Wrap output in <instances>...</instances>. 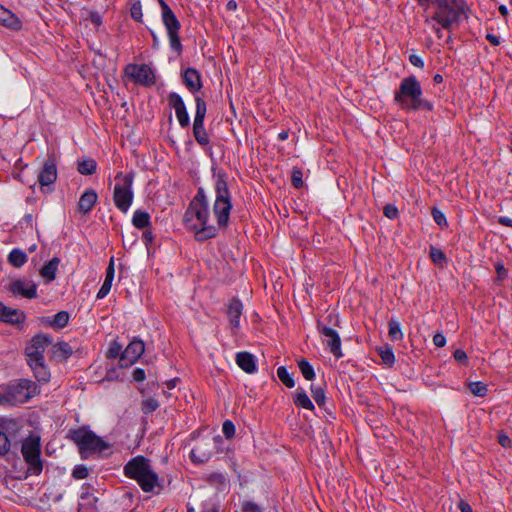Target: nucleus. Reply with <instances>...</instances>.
Returning <instances> with one entry per match:
<instances>
[{
    "instance_id": "13d9d810",
    "label": "nucleus",
    "mask_w": 512,
    "mask_h": 512,
    "mask_svg": "<svg viewBox=\"0 0 512 512\" xmlns=\"http://www.w3.org/2000/svg\"><path fill=\"white\" fill-rule=\"evenodd\" d=\"M133 379L136 382H142L145 380V372L143 369L137 368L133 371Z\"/></svg>"
},
{
    "instance_id": "338daca9",
    "label": "nucleus",
    "mask_w": 512,
    "mask_h": 512,
    "mask_svg": "<svg viewBox=\"0 0 512 512\" xmlns=\"http://www.w3.org/2000/svg\"><path fill=\"white\" fill-rule=\"evenodd\" d=\"M143 238L145 239L146 243L151 242V241H152V239H153V236H152L151 231H145V232L143 233Z\"/></svg>"
},
{
    "instance_id": "f257e3e1",
    "label": "nucleus",
    "mask_w": 512,
    "mask_h": 512,
    "mask_svg": "<svg viewBox=\"0 0 512 512\" xmlns=\"http://www.w3.org/2000/svg\"><path fill=\"white\" fill-rule=\"evenodd\" d=\"M51 343L52 339L48 335L40 333L35 335L25 348L27 364L40 383H48L51 378L44 357V352Z\"/></svg>"
},
{
    "instance_id": "423d86ee",
    "label": "nucleus",
    "mask_w": 512,
    "mask_h": 512,
    "mask_svg": "<svg viewBox=\"0 0 512 512\" xmlns=\"http://www.w3.org/2000/svg\"><path fill=\"white\" fill-rule=\"evenodd\" d=\"M68 437L78 446L79 453L84 459L91 454L101 453L110 447L107 442L85 427L70 430Z\"/></svg>"
},
{
    "instance_id": "6e6552de",
    "label": "nucleus",
    "mask_w": 512,
    "mask_h": 512,
    "mask_svg": "<svg viewBox=\"0 0 512 512\" xmlns=\"http://www.w3.org/2000/svg\"><path fill=\"white\" fill-rule=\"evenodd\" d=\"M325 322L318 321L317 322V330L320 333V335L323 337V343L325 347L329 350L333 356H335L337 359H340L343 357V352L341 348V338L338 334V332L329 325L338 326L339 319L338 315L334 313H329L326 318Z\"/></svg>"
},
{
    "instance_id": "bf43d9fd",
    "label": "nucleus",
    "mask_w": 512,
    "mask_h": 512,
    "mask_svg": "<svg viewBox=\"0 0 512 512\" xmlns=\"http://www.w3.org/2000/svg\"><path fill=\"white\" fill-rule=\"evenodd\" d=\"M409 60H410L411 64L416 67L422 68L424 66L423 60L418 55H415V54L410 55Z\"/></svg>"
},
{
    "instance_id": "6ab92c4d",
    "label": "nucleus",
    "mask_w": 512,
    "mask_h": 512,
    "mask_svg": "<svg viewBox=\"0 0 512 512\" xmlns=\"http://www.w3.org/2000/svg\"><path fill=\"white\" fill-rule=\"evenodd\" d=\"M182 79L184 85L192 93L199 91L202 87L201 76L194 68H187L182 74Z\"/></svg>"
},
{
    "instance_id": "72a5a7b5",
    "label": "nucleus",
    "mask_w": 512,
    "mask_h": 512,
    "mask_svg": "<svg viewBox=\"0 0 512 512\" xmlns=\"http://www.w3.org/2000/svg\"><path fill=\"white\" fill-rule=\"evenodd\" d=\"M429 255L432 262L440 267H443L447 263L445 253L437 247L431 246Z\"/></svg>"
},
{
    "instance_id": "de8ad7c7",
    "label": "nucleus",
    "mask_w": 512,
    "mask_h": 512,
    "mask_svg": "<svg viewBox=\"0 0 512 512\" xmlns=\"http://www.w3.org/2000/svg\"><path fill=\"white\" fill-rule=\"evenodd\" d=\"M384 215L389 219H395L398 216V209L392 204H387L383 209Z\"/></svg>"
},
{
    "instance_id": "9d476101",
    "label": "nucleus",
    "mask_w": 512,
    "mask_h": 512,
    "mask_svg": "<svg viewBox=\"0 0 512 512\" xmlns=\"http://www.w3.org/2000/svg\"><path fill=\"white\" fill-rule=\"evenodd\" d=\"M7 388L11 405L26 403L40 393L39 386L29 379H20L10 383Z\"/></svg>"
},
{
    "instance_id": "3c124183",
    "label": "nucleus",
    "mask_w": 512,
    "mask_h": 512,
    "mask_svg": "<svg viewBox=\"0 0 512 512\" xmlns=\"http://www.w3.org/2000/svg\"><path fill=\"white\" fill-rule=\"evenodd\" d=\"M122 347L117 342H113L108 350V356L111 358H116L120 355Z\"/></svg>"
},
{
    "instance_id": "412c9836",
    "label": "nucleus",
    "mask_w": 512,
    "mask_h": 512,
    "mask_svg": "<svg viewBox=\"0 0 512 512\" xmlns=\"http://www.w3.org/2000/svg\"><path fill=\"white\" fill-rule=\"evenodd\" d=\"M237 365L246 373L252 374L257 371V364L255 357L246 351L238 352L236 354Z\"/></svg>"
},
{
    "instance_id": "a211bd4d",
    "label": "nucleus",
    "mask_w": 512,
    "mask_h": 512,
    "mask_svg": "<svg viewBox=\"0 0 512 512\" xmlns=\"http://www.w3.org/2000/svg\"><path fill=\"white\" fill-rule=\"evenodd\" d=\"M57 179V167L52 158L44 162L43 168L38 175V181L42 186L53 184Z\"/></svg>"
},
{
    "instance_id": "9b49d317",
    "label": "nucleus",
    "mask_w": 512,
    "mask_h": 512,
    "mask_svg": "<svg viewBox=\"0 0 512 512\" xmlns=\"http://www.w3.org/2000/svg\"><path fill=\"white\" fill-rule=\"evenodd\" d=\"M159 3L162 10V21L167 30L170 47L180 54L182 51V44L179 38L180 22L164 0H159Z\"/></svg>"
},
{
    "instance_id": "f8f14e48",
    "label": "nucleus",
    "mask_w": 512,
    "mask_h": 512,
    "mask_svg": "<svg viewBox=\"0 0 512 512\" xmlns=\"http://www.w3.org/2000/svg\"><path fill=\"white\" fill-rule=\"evenodd\" d=\"M22 455L29 466L32 474L38 475L42 471V462L40 459L41 446L38 437H29L22 443Z\"/></svg>"
},
{
    "instance_id": "4d7b16f0",
    "label": "nucleus",
    "mask_w": 512,
    "mask_h": 512,
    "mask_svg": "<svg viewBox=\"0 0 512 512\" xmlns=\"http://www.w3.org/2000/svg\"><path fill=\"white\" fill-rule=\"evenodd\" d=\"M498 441H499L500 445L505 448L511 447L512 440L510 439L509 436H507L505 434H500L498 437Z\"/></svg>"
},
{
    "instance_id": "39448f33",
    "label": "nucleus",
    "mask_w": 512,
    "mask_h": 512,
    "mask_svg": "<svg viewBox=\"0 0 512 512\" xmlns=\"http://www.w3.org/2000/svg\"><path fill=\"white\" fill-rule=\"evenodd\" d=\"M215 185V202L213 211L220 228H225L229 222L232 209L231 195L227 184V176L224 172H217L213 175Z\"/></svg>"
},
{
    "instance_id": "09e8293b",
    "label": "nucleus",
    "mask_w": 512,
    "mask_h": 512,
    "mask_svg": "<svg viewBox=\"0 0 512 512\" xmlns=\"http://www.w3.org/2000/svg\"><path fill=\"white\" fill-rule=\"evenodd\" d=\"M111 286H112V283L104 280L101 288L99 289V291L97 293V298L103 299L104 297H106L111 290Z\"/></svg>"
},
{
    "instance_id": "dca6fc26",
    "label": "nucleus",
    "mask_w": 512,
    "mask_h": 512,
    "mask_svg": "<svg viewBox=\"0 0 512 512\" xmlns=\"http://www.w3.org/2000/svg\"><path fill=\"white\" fill-rule=\"evenodd\" d=\"M145 351L143 341L135 339L129 343L125 350L121 353L120 363L122 367L134 364Z\"/></svg>"
},
{
    "instance_id": "79ce46f5",
    "label": "nucleus",
    "mask_w": 512,
    "mask_h": 512,
    "mask_svg": "<svg viewBox=\"0 0 512 512\" xmlns=\"http://www.w3.org/2000/svg\"><path fill=\"white\" fill-rule=\"evenodd\" d=\"M89 471L85 465H77L72 471V477L77 480H82L88 477Z\"/></svg>"
},
{
    "instance_id": "ddd939ff",
    "label": "nucleus",
    "mask_w": 512,
    "mask_h": 512,
    "mask_svg": "<svg viewBox=\"0 0 512 512\" xmlns=\"http://www.w3.org/2000/svg\"><path fill=\"white\" fill-rule=\"evenodd\" d=\"M124 75L136 85L152 86L156 82L154 71L147 64H128Z\"/></svg>"
},
{
    "instance_id": "20e7f679",
    "label": "nucleus",
    "mask_w": 512,
    "mask_h": 512,
    "mask_svg": "<svg viewBox=\"0 0 512 512\" xmlns=\"http://www.w3.org/2000/svg\"><path fill=\"white\" fill-rule=\"evenodd\" d=\"M123 472L126 477L135 480L146 493L152 492L159 486V477L144 456L139 455L129 460L125 464Z\"/></svg>"
},
{
    "instance_id": "603ef678",
    "label": "nucleus",
    "mask_w": 512,
    "mask_h": 512,
    "mask_svg": "<svg viewBox=\"0 0 512 512\" xmlns=\"http://www.w3.org/2000/svg\"><path fill=\"white\" fill-rule=\"evenodd\" d=\"M454 359L460 363H463V364H467V354L464 350H461V349H457L455 350L454 354Z\"/></svg>"
},
{
    "instance_id": "37998d69",
    "label": "nucleus",
    "mask_w": 512,
    "mask_h": 512,
    "mask_svg": "<svg viewBox=\"0 0 512 512\" xmlns=\"http://www.w3.org/2000/svg\"><path fill=\"white\" fill-rule=\"evenodd\" d=\"M311 393L315 402L321 406L325 402V393L321 387L311 386Z\"/></svg>"
},
{
    "instance_id": "393cba45",
    "label": "nucleus",
    "mask_w": 512,
    "mask_h": 512,
    "mask_svg": "<svg viewBox=\"0 0 512 512\" xmlns=\"http://www.w3.org/2000/svg\"><path fill=\"white\" fill-rule=\"evenodd\" d=\"M0 24L14 30H18L21 28V21L19 20V18L1 5Z\"/></svg>"
},
{
    "instance_id": "a878e982",
    "label": "nucleus",
    "mask_w": 512,
    "mask_h": 512,
    "mask_svg": "<svg viewBox=\"0 0 512 512\" xmlns=\"http://www.w3.org/2000/svg\"><path fill=\"white\" fill-rule=\"evenodd\" d=\"M72 353V347L66 342H58L52 346V357L56 361L67 360Z\"/></svg>"
},
{
    "instance_id": "f3484780",
    "label": "nucleus",
    "mask_w": 512,
    "mask_h": 512,
    "mask_svg": "<svg viewBox=\"0 0 512 512\" xmlns=\"http://www.w3.org/2000/svg\"><path fill=\"white\" fill-rule=\"evenodd\" d=\"M169 105L175 110L177 120L181 127L185 128L189 126L190 118L182 97L172 92L168 97Z\"/></svg>"
},
{
    "instance_id": "c756f323",
    "label": "nucleus",
    "mask_w": 512,
    "mask_h": 512,
    "mask_svg": "<svg viewBox=\"0 0 512 512\" xmlns=\"http://www.w3.org/2000/svg\"><path fill=\"white\" fill-rule=\"evenodd\" d=\"M97 168V163L92 158H84L78 161V172L82 175H92L95 173Z\"/></svg>"
},
{
    "instance_id": "c03bdc74",
    "label": "nucleus",
    "mask_w": 512,
    "mask_h": 512,
    "mask_svg": "<svg viewBox=\"0 0 512 512\" xmlns=\"http://www.w3.org/2000/svg\"><path fill=\"white\" fill-rule=\"evenodd\" d=\"M130 13H131V17L135 21L142 22L143 13H142V6L139 1L132 4Z\"/></svg>"
},
{
    "instance_id": "69168bd1",
    "label": "nucleus",
    "mask_w": 512,
    "mask_h": 512,
    "mask_svg": "<svg viewBox=\"0 0 512 512\" xmlns=\"http://www.w3.org/2000/svg\"><path fill=\"white\" fill-rule=\"evenodd\" d=\"M227 9L234 11L237 9V2L235 0H229L226 5Z\"/></svg>"
},
{
    "instance_id": "5701e85b",
    "label": "nucleus",
    "mask_w": 512,
    "mask_h": 512,
    "mask_svg": "<svg viewBox=\"0 0 512 512\" xmlns=\"http://www.w3.org/2000/svg\"><path fill=\"white\" fill-rule=\"evenodd\" d=\"M14 426H16L14 420L0 421V455H5L10 449L8 430Z\"/></svg>"
},
{
    "instance_id": "49530a36",
    "label": "nucleus",
    "mask_w": 512,
    "mask_h": 512,
    "mask_svg": "<svg viewBox=\"0 0 512 512\" xmlns=\"http://www.w3.org/2000/svg\"><path fill=\"white\" fill-rule=\"evenodd\" d=\"M432 216L434 221L440 226H447L445 215L437 208L432 209Z\"/></svg>"
},
{
    "instance_id": "cd10ccee",
    "label": "nucleus",
    "mask_w": 512,
    "mask_h": 512,
    "mask_svg": "<svg viewBox=\"0 0 512 512\" xmlns=\"http://www.w3.org/2000/svg\"><path fill=\"white\" fill-rule=\"evenodd\" d=\"M59 263L60 259L54 257L47 264H45L40 270V275L42 278H44L47 282L53 281L56 277Z\"/></svg>"
},
{
    "instance_id": "0e129e2a",
    "label": "nucleus",
    "mask_w": 512,
    "mask_h": 512,
    "mask_svg": "<svg viewBox=\"0 0 512 512\" xmlns=\"http://www.w3.org/2000/svg\"><path fill=\"white\" fill-rule=\"evenodd\" d=\"M498 222L504 226L512 227V218L507 216H501L498 218Z\"/></svg>"
},
{
    "instance_id": "f704fd0d",
    "label": "nucleus",
    "mask_w": 512,
    "mask_h": 512,
    "mask_svg": "<svg viewBox=\"0 0 512 512\" xmlns=\"http://www.w3.org/2000/svg\"><path fill=\"white\" fill-rule=\"evenodd\" d=\"M388 326H389L388 335L391 338V340L396 341V340L403 339V333H402V330L400 327V323L397 320L391 319L389 321Z\"/></svg>"
},
{
    "instance_id": "bb28decb",
    "label": "nucleus",
    "mask_w": 512,
    "mask_h": 512,
    "mask_svg": "<svg viewBox=\"0 0 512 512\" xmlns=\"http://www.w3.org/2000/svg\"><path fill=\"white\" fill-rule=\"evenodd\" d=\"M208 443H199L191 450V459L193 462L204 463L208 461L212 455L211 449H205L204 446H207Z\"/></svg>"
},
{
    "instance_id": "7ed1b4c3",
    "label": "nucleus",
    "mask_w": 512,
    "mask_h": 512,
    "mask_svg": "<svg viewBox=\"0 0 512 512\" xmlns=\"http://www.w3.org/2000/svg\"><path fill=\"white\" fill-rule=\"evenodd\" d=\"M422 88L415 76L404 78L395 92L394 101L406 111L432 110L430 102L422 98Z\"/></svg>"
},
{
    "instance_id": "4be33fe9",
    "label": "nucleus",
    "mask_w": 512,
    "mask_h": 512,
    "mask_svg": "<svg viewBox=\"0 0 512 512\" xmlns=\"http://www.w3.org/2000/svg\"><path fill=\"white\" fill-rule=\"evenodd\" d=\"M98 195L93 189L86 190L78 202V210L81 214L89 213L96 204Z\"/></svg>"
},
{
    "instance_id": "1a4fd4ad",
    "label": "nucleus",
    "mask_w": 512,
    "mask_h": 512,
    "mask_svg": "<svg viewBox=\"0 0 512 512\" xmlns=\"http://www.w3.org/2000/svg\"><path fill=\"white\" fill-rule=\"evenodd\" d=\"M116 184L113 191V200L115 206L126 213L133 201V175L131 173L119 172L116 177Z\"/></svg>"
},
{
    "instance_id": "4468645a",
    "label": "nucleus",
    "mask_w": 512,
    "mask_h": 512,
    "mask_svg": "<svg viewBox=\"0 0 512 512\" xmlns=\"http://www.w3.org/2000/svg\"><path fill=\"white\" fill-rule=\"evenodd\" d=\"M196 111L193 122V135L201 146H207L210 138L204 127V119L207 111L206 102L201 97L195 98Z\"/></svg>"
},
{
    "instance_id": "680f3d73",
    "label": "nucleus",
    "mask_w": 512,
    "mask_h": 512,
    "mask_svg": "<svg viewBox=\"0 0 512 512\" xmlns=\"http://www.w3.org/2000/svg\"><path fill=\"white\" fill-rule=\"evenodd\" d=\"M486 39L494 46H498L500 44V39L498 36L494 35V34H490L488 33L486 35Z\"/></svg>"
},
{
    "instance_id": "aec40b11",
    "label": "nucleus",
    "mask_w": 512,
    "mask_h": 512,
    "mask_svg": "<svg viewBox=\"0 0 512 512\" xmlns=\"http://www.w3.org/2000/svg\"><path fill=\"white\" fill-rule=\"evenodd\" d=\"M25 315L22 311L10 308L0 302V320L7 323L18 324L23 322Z\"/></svg>"
},
{
    "instance_id": "5fc2aeb1",
    "label": "nucleus",
    "mask_w": 512,
    "mask_h": 512,
    "mask_svg": "<svg viewBox=\"0 0 512 512\" xmlns=\"http://www.w3.org/2000/svg\"><path fill=\"white\" fill-rule=\"evenodd\" d=\"M433 343L436 347H443L446 344V338L442 333H436L433 336Z\"/></svg>"
},
{
    "instance_id": "e433bc0d",
    "label": "nucleus",
    "mask_w": 512,
    "mask_h": 512,
    "mask_svg": "<svg viewBox=\"0 0 512 512\" xmlns=\"http://www.w3.org/2000/svg\"><path fill=\"white\" fill-rule=\"evenodd\" d=\"M298 367H299L303 377L306 380L310 381V380L314 379V377H315L314 369L307 360L301 359L300 361H298Z\"/></svg>"
},
{
    "instance_id": "ea45409f",
    "label": "nucleus",
    "mask_w": 512,
    "mask_h": 512,
    "mask_svg": "<svg viewBox=\"0 0 512 512\" xmlns=\"http://www.w3.org/2000/svg\"><path fill=\"white\" fill-rule=\"evenodd\" d=\"M159 407V402L154 398H146L142 401V411L145 414L154 412Z\"/></svg>"
},
{
    "instance_id": "c85d7f7f",
    "label": "nucleus",
    "mask_w": 512,
    "mask_h": 512,
    "mask_svg": "<svg viewBox=\"0 0 512 512\" xmlns=\"http://www.w3.org/2000/svg\"><path fill=\"white\" fill-rule=\"evenodd\" d=\"M294 403L296 406L304 408V409H308V410L314 409V405H313L312 401L310 400V398L308 397V395L302 388H298L296 390L295 397H294Z\"/></svg>"
},
{
    "instance_id": "0eeeda50",
    "label": "nucleus",
    "mask_w": 512,
    "mask_h": 512,
    "mask_svg": "<svg viewBox=\"0 0 512 512\" xmlns=\"http://www.w3.org/2000/svg\"><path fill=\"white\" fill-rule=\"evenodd\" d=\"M436 9L426 23L437 22L443 29L451 30L458 25L462 9L455 0H435Z\"/></svg>"
},
{
    "instance_id": "c9c22d12",
    "label": "nucleus",
    "mask_w": 512,
    "mask_h": 512,
    "mask_svg": "<svg viewBox=\"0 0 512 512\" xmlns=\"http://www.w3.org/2000/svg\"><path fill=\"white\" fill-rule=\"evenodd\" d=\"M277 376L280 379V381L286 385L288 388H293L295 386V381L290 375V373L287 371V369L284 366H280L277 369Z\"/></svg>"
},
{
    "instance_id": "774afa93",
    "label": "nucleus",
    "mask_w": 512,
    "mask_h": 512,
    "mask_svg": "<svg viewBox=\"0 0 512 512\" xmlns=\"http://www.w3.org/2000/svg\"><path fill=\"white\" fill-rule=\"evenodd\" d=\"M499 12L504 17H506L508 15V9L505 5L499 6Z\"/></svg>"
},
{
    "instance_id": "052dcab7",
    "label": "nucleus",
    "mask_w": 512,
    "mask_h": 512,
    "mask_svg": "<svg viewBox=\"0 0 512 512\" xmlns=\"http://www.w3.org/2000/svg\"><path fill=\"white\" fill-rule=\"evenodd\" d=\"M192 201H198L199 204H208L202 189H199L197 195Z\"/></svg>"
},
{
    "instance_id": "6e6d98bb",
    "label": "nucleus",
    "mask_w": 512,
    "mask_h": 512,
    "mask_svg": "<svg viewBox=\"0 0 512 512\" xmlns=\"http://www.w3.org/2000/svg\"><path fill=\"white\" fill-rule=\"evenodd\" d=\"M6 404H10V397H9L7 386H5L3 388L2 392L0 391V405H6Z\"/></svg>"
},
{
    "instance_id": "b1692460",
    "label": "nucleus",
    "mask_w": 512,
    "mask_h": 512,
    "mask_svg": "<svg viewBox=\"0 0 512 512\" xmlns=\"http://www.w3.org/2000/svg\"><path fill=\"white\" fill-rule=\"evenodd\" d=\"M243 305L238 299L230 301L227 308V315L229 317L232 328H238L240 324V317L242 315Z\"/></svg>"
},
{
    "instance_id": "2eb2a0df",
    "label": "nucleus",
    "mask_w": 512,
    "mask_h": 512,
    "mask_svg": "<svg viewBox=\"0 0 512 512\" xmlns=\"http://www.w3.org/2000/svg\"><path fill=\"white\" fill-rule=\"evenodd\" d=\"M7 290L13 296H21L27 299H34L37 297V285L32 280L18 278L10 281L7 285Z\"/></svg>"
},
{
    "instance_id": "a18cd8bd",
    "label": "nucleus",
    "mask_w": 512,
    "mask_h": 512,
    "mask_svg": "<svg viewBox=\"0 0 512 512\" xmlns=\"http://www.w3.org/2000/svg\"><path fill=\"white\" fill-rule=\"evenodd\" d=\"M222 431H223V434L226 436V438L231 439L235 435V425L233 424L232 421L226 420L223 423Z\"/></svg>"
},
{
    "instance_id": "f03ea898",
    "label": "nucleus",
    "mask_w": 512,
    "mask_h": 512,
    "mask_svg": "<svg viewBox=\"0 0 512 512\" xmlns=\"http://www.w3.org/2000/svg\"><path fill=\"white\" fill-rule=\"evenodd\" d=\"M186 227L195 233L199 241H204L216 236V227L210 223L208 204H199L191 201L184 214Z\"/></svg>"
},
{
    "instance_id": "2f4dec72",
    "label": "nucleus",
    "mask_w": 512,
    "mask_h": 512,
    "mask_svg": "<svg viewBox=\"0 0 512 512\" xmlns=\"http://www.w3.org/2000/svg\"><path fill=\"white\" fill-rule=\"evenodd\" d=\"M132 223L136 228H146L150 224V216L147 212L136 210L132 218Z\"/></svg>"
},
{
    "instance_id": "58836bf2",
    "label": "nucleus",
    "mask_w": 512,
    "mask_h": 512,
    "mask_svg": "<svg viewBox=\"0 0 512 512\" xmlns=\"http://www.w3.org/2000/svg\"><path fill=\"white\" fill-rule=\"evenodd\" d=\"M379 355L384 364H386L388 366H391L394 364L395 356H394L392 348L387 347L384 349H382V348L379 349Z\"/></svg>"
},
{
    "instance_id": "473e14b6",
    "label": "nucleus",
    "mask_w": 512,
    "mask_h": 512,
    "mask_svg": "<svg viewBox=\"0 0 512 512\" xmlns=\"http://www.w3.org/2000/svg\"><path fill=\"white\" fill-rule=\"evenodd\" d=\"M69 321V314L66 311H60L55 314L52 319L47 320V323L54 328H64Z\"/></svg>"
},
{
    "instance_id": "e2e57ef3",
    "label": "nucleus",
    "mask_w": 512,
    "mask_h": 512,
    "mask_svg": "<svg viewBox=\"0 0 512 512\" xmlns=\"http://www.w3.org/2000/svg\"><path fill=\"white\" fill-rule=\"evenodd\" d=\"M458 507L461 512H473L471 506L463 500L459 502Z\"/></svg>"
},
{
    "instance_id": "864d4df0",
    "label": "nucleus",
    "mask_w": 512,
    "mask_h": 512,
    "mask_svg": "<svg viewBox=\"0 0 512 512\" xmlns=\"http://www.w3.org/2000/svg\"><path fill=\"white\" fill-rule=\"evenodd\" d=\"M114 279V260L111 258L109 266L106 269L105 281L112 283Z\"/></svg>"
},
{
    "instance_id": "a19ab883",
    "label": "nucleus",
    "mask_w": 512,
    "mask_h": 512,
    "mask_svg": "<svg viewBox=\"0 0 512 512\" xmlns=\"http://www.w3.org/2000/svg\"><path fill=\"white\" fill-rule=\"evenodd\" d=\"M291 182H292V185L297 189L303 187V184H304L303 173L300 168L294 167L292 169Z\"/></svg>"
},
{
    "instance_id": "8fccbe9b",
    "label": "nucleus",
    "mask_w": 512,
    "mask_h": 512,
    "mask_svg": "<svg viewBox=\"0 0 512 512\" xmlns=\"http://www.w3.org/2000/svg\"><path fill=\"white\" fill-rule=\"evenodd\" d=\"M242 511L243 512H261V509L256 503L246 501L242 504Z\"/></svg>"
},
{
    "instance_id": "7c9ffc66",
    "label": "nucleus",
    "mask_w": 512,
    "mask_h": 512,
    "mask_svg": "<svg viewBox=\"0 0 512 512\" xmlns=\"http://www.w3.org/2000/svg\"><path fill=\"white\" fill-rule=\"evenodd\" d=\"M8 262L12 266L20 268L27 262V255L20 249H13L8 255Z\"/></svg>"
},
{
    "instance_id": "4c0bfd02",
    "label": "nucleus",
    "mask_w": 512,
    "mask_h": 512,
    "mask_svg": "<svg viewBox=\"0 0 512 512\" xmlns=\"http://www.w3.org/2000/svg\"><path fill=\"white\" fill-rule=\"evenodd\" d=\"M470 392L478 397H484L487 394V385L481 381L471 382L469 384Z\"/></svg>"
}]
</instances>
